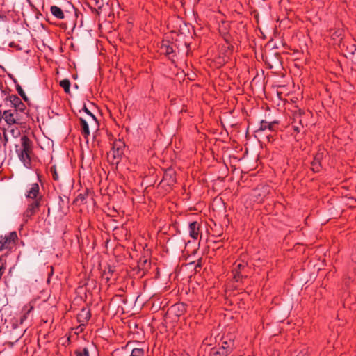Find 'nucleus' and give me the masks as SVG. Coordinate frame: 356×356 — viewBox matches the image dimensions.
<instances>
[{
	"label": "nucleus",
	"instance_id": "72a5a7b5",
	"mask_svg": "<svg viewBox=\"0 0 356 356\" xmlns=\"http://www.w3.org/2000/svg\"><path fill=\"white\" fill-rule=\"evenodd\" d=\"M257 112H261V110L259 106L252 107V109L250 111V114H248V112L246 111V115H249L250 117H251L252 115L256 114Z\"/></svg>",
	"mask_w": 356,
	"mask_h": 356
},
{
	"label": "nucleus",
	"instance_id": "c9c22d12",
	"mask_svg": "<svg viewBox=\"0 0 356 356\" xmlns=\"http://www.w3.org/2000/svg\"><path fill=\"white\" fill-rule=\"evenodd\" d=\"M53 274H54V267L52 266H50V272L48 273L47 282H49L50 277L53 275Z\"/></svg>",
	"mask_w": 356,
	"mask_h": 356
},
{
	"label": "nucleus",
	"instance_id": "ddd939ff",
	"mask_svg": "<svg viewBox=\"0 0 356 356\" xmlns=\"http://www.w3.org/2000/svg\"><path fill=\"white\" fill-rule=\"evenodd\" d=\"M187 305L184 302H178L173 305L170 309V312L176 317H179L184 315L186 312Z\"/></svg>",
	"mask_w": 356,
	"mask_h": 356
},
{
	"label": "nucleus",
	"instance_id": "4468645a",
	"mask_svg": "<svg viewBox=\"0 0 356 356\" xmlns=\"http://www.w3.org/2000/svg\"><path fill=\"white\" fill-rule=\"evenodd\" d=\"M34 301L29 302L27 305H24L22 308V314L19 317V323L20 325L23 324L24 321L29 318L30 314L34 309Z\"/></svg>",
	"mask_w": 356,
	"mask_h": 356
},
{
	"label": "nucleus",
	"instance_id": "393cba45",
	"mask_svg": "<svg viewBox=\"0 0 356 356\" xmlns=\"http://www.w3.org/2000/svg\"><path fill=\"white\" fill-rule=\"evenodd\" d=\"M60 86L62 87L65 93L70 94V81L67 79H63L60 81Z\"/></svg>",
	"mask_w": 356,
	"mask_h": 356
},
{
	"label": "nucleus",
	"instance_id": "7ed1b4c3",
	"mask_svg": "<svg viewBox=\"0 0 356 356\" xmlns=\"http://www.w3.org/2000/svg\"><path fill=\"white\" fill-rule=\"evenodd\" d=\"M4 111V121L10 127L14 124L24 127L26 122L24 120L23 114L26 113L20 112L19 111L10 107L8 109L3 110Z\"/></svg>",
	"mask_w": 356,
	"mask_h": 356
},
{
	"label": "nucleus",
	"instance_id": "dca6fc26",
	"mask_svg": "<svg viewBox=\"0 0 356 356\" xmlns=\"http://www.w3.org/2000/svg\"><path fill=\"white\" fill-rule=\"evenodd\" d=\"M304 113L301 110L295 111L293 113V123L298 122L300 125H293V129L296 133H300L302 128H303V124L302 122L301 117Z\"/></svg>",
	"mask_w": 356,
	"mask_h": 356
},
{
	"label": "nucleus",
	"instance_id": "79ce46f5",
	"mask_svg": "<svg viewBox=\"0 0 356 356\" xmlns=\"http://www.w3.org/2000/svg\"><path fill=\"white\" fill-rule=\"evenodd\" d=\"M35 172H36V174H37L38 179H39V181H40V177H41V176H40V172H38V170H35Z\"/></svg>",
	"mask_w": 356,
	"mask_h": 356
},
{
	"label": "nucleus",
	"instance_id": "b1692460",
	"mask_svg": "<svg viewBox=\"0 0 356 356\" xmlns=\"http://www.w3.org/2000/svg\"><path fill=\"white\" fill-rule=\"evenodd\" d=\"M216 353H218L219 356H228L231 353V347H219L218 348H216Z\"/></svg>",
	"mask_w": 356,
	"mask_h": 356
},
{
	"label": "nucleus",
	"instance_id": "4c0bfd02",
	"mask_svg": "<svg viewBox=\"0 0 356 356\" xmlns=\"http://www.w3.org/2000/svg\"><path fill=\"white\" fill-rule=\"evenodd\" d=\"M266 122H270V121H280L277 119L273 118L268 115V116H266V118L264 120Z\"/></svg>",
	"mask_w": 356,
	"mask_h": 356
},
{
	"label": "nucleus",
	"instance_id": "ea45409f",
	"mask_svg": "<svg viewBox=\"0 0 356 356\" xmlns=\"http://www.w3.org/2000/svg\"><path fill=\"white\" fill-rule=\"evenodd\" d=\"M251 14L252 15H254L255 19L257 21V19H258V13L255 10H254L253 12L251 13Z\"/></svg>",
	"mask_w": 356,
	"mask_h": 356
},
{
	"label": "nucleus",
	"instance_id": "7c9ffc66",
	"mask_svg": "<svg viewBox=\"0 0 356 356\" xmlns=\"http://www.w3.org/2000/svg\"><path fill=\"white\" fill-rule=\"evenodd\" d=\"M145 350L143 348H134L130 356H144Z\"/></svg>",
	"mask_w": 356,
	"mask_h": 356
},
{
	"label": "nucleus",
	"instance_id": "f257e3e1",
	"mask_svg": "<svg viewBox=\"0 0 356 356\" xmlns=\"http://www.w3.org/2000/svg\"><path fill=\"white\" fill-rule=\"evenodd\" d=\"M25 196L27 199L32 200V201L28 204L22 216L23 221L26 224L29 220L40 211V208L42 205L43 195L40 193V187L38 184H33Z\"/></svg>",
	"mask_w": 356,
	"mask_h": 356
},
{
	"label": "nucleus",
	"instance_id": "f8f14e48",
	"mask_svg": "<svg viewBox=\"0 0 356 356\" xmlns=\"http://www.w3.org/2000/svg\"><path fill=\"white\" fill-rule=\"evenodd\" d=\"M90 318L91 311L89 307H83L77 314V320L83 325L87 324Z\"/></svg>",
	"mask_w": 356,
	"mask_h": 356
},
{
	"label": "nucleus",
	"instance_id": "1a4fd4ad",
	"mask_svg": "<svg viewBox=\"0 0 356 356\" xmlns=\"http://www.w3.org/2000/svg\"><path fill=\"white\" fill-rule=\"evenodd\" d=\"M165 182L169 186H172L177 183L176 172L172 168H168L163 174V179L160 184Z\"/></svg>",
	"mask_w": 356,
	"mask_h": 356
},
{
	"label": "nucleus",
	"instance_id": "cd10ccee",
	"mask_svg": "<svg viewBox=\"0 0 356 356\" xmlns=\"http://www.w3.org/2000/svg\"><path fill=\"white\" fill-rule=\"evenodd\" d=\"M88 195V191L86 190L83 193H80L78 195V196L76 197V199L74 201V203H76L78 202H80L81 203H83L86 197Z\"/></svg>",
	"mask_w": 356,
	"mask_h": 356
},
{
	"label": "nucleus",
	"instance_id": "f704fd0d",
	"mask_svg": "<svg viewBox=\"0 0 356 356\" xmlns=\"http://www.w3.org/2000/svg\"><path fill=\"white\" fill-rule=\"evenodd\" d=\"M243 183H244V181L243 180V176L241 175V179H240V181H238V188H237L238 192H239L240 191H242L243 188H244V186L243 185Z\"/></svg>",
	"mask_w": 356,
	"mask_h": 356
},
{
	"label": "nucleus",
	"instance_id": "aec40b11",
	"mask_svg": "<svg viewBox=\"0 0 356 356\" xmlns=\"http://www.w3.org/2000/svg\"><path fill=\"white\" fill-rule=\"evenodd\" d=\"M15 246L13 243H11L10 241L6 240V238L4 236H0V247H3L7 249V252H11L13 248Z\"/></svg>",
	"mask_w": 356,
	"mask_h": 356
},
{
	"label": "nucleus",
	"instance_id": "a19ab883",
	"mask_svg": "<svg viewBox=\"0 0 356 356\" xmlns=\"http://www.w3.org/2000/svg\"><path fill=\"white\" fill-rule=\"evenodd\" d=\"M17 45L14 42H11L10 44H9V47H17Z\"/></svg>",
	"mask_w": 356,
	"mask_h": 356
},
{
	"label": "nucleus",
	"instance_id": "6ab92c4d",
	"mask_svg": "<svg viewBox=\"0 0 356 356\" xmlns=\"http://www.w3.org/2000/svg\"><path fill=\"white\" fill-rule=\"evenodd\" d=\"M51 13L58 19H63L65 18V14L63 10L55 5H53L50 7Z\"/></svg>",
	"mask_w": 356,
	"mask_h": 356
},
{
	"label": "nucleus",
	"instance_id": "f3484780",
	"mask_svg": "<svg viewBox=\"0 0 356 356\" xmlns=\"http://www.w3.org/2000/svg\"><path fill=\"white\" fill-rule=\"evenodd\" d=\"M114 272L115 267L111 266V265H107L102 273V278L106 282H108L111 280Z\"/></svg>",
	"mask_w": 356,
	"mask_h": 356
},
{
	"label": "nucleus",
	"instance_id": "9b49d317",
	"mask_svg": "<svg viewBox=\"0 0 356 356\" xmlns=\"http://www.w3.org/2000/svg\"><path fill=\"white\" fill-rule=\"evenodd\" d=\"M323 153L318 151L314 156L311 162V169L314 172H319L322 170L321 161L323 159Z\"/></svg>",
	"mask_w": 356,
	"mask_h": 356
},
{
	"label": "nucleus",
	"instance_id": "6e6552de",
	"mask_svg": "<svg viewBox=\"0 0 356 356\" xmlns=\"http://www.w3.org/2000/svg\"><path fill=\"white\" fill-rule=\"evenodd\" d=\"M4 102L7 106L17 109L20 112L25 113L26 108V105L22 102L21 99L16 95H10L4 99Z\"/></svg>",
	"mask_w": 356,
	"mask_h": 356
},
{
	"label": "nucleus",
	"instance_id": "2eb2a0df",
	"mask_svg": "<svg viewBox=\"0 0 356 356\" xmlns=\"http://www.w3.org/2000/svg\"><path fill=\"white\" fill-rule=\"evenodd\" d=\"M189 236L194 240H197L200 235V224L197 221H193L188 224Z\"/></svg>",
	"mask_w": 356,
	"mask_h": 356
},
{
	"label": "nucleus",
	"instance_id": "c756f323",
	"mask_svg": "<svg viewBox=\"0 0 356 356\" xmlns=\"http://www.w3.org/2000/svg\"><path fill=\"white\" fill-rule=\"evenodd\" d=\"M75 356H90L88 349L84 348L82 350L77 349L74 351Z\"/></svg>",
	"mask_w": 356,
	"mask_h": 356
},
{
	"label": "nucleus",
	"instance_id": "37998d69",
	"mask_svg": "<svg viewBox=\"0 0 356 356\" xmlns=\"http://www.w3.org/2000/svg\"><path fill=\"white\" fill-rule=\"evenodd\" d=\"M180 356H189V355H187V354H182V355H181Z\"/></svg>",
	"mask_w": 356,
	"mask_h": 356
},
{
	"label": "nucleus",
	"instance_id": "2f4dec72",
	"mask_svg": "<svg viewBox=\"0 0 356 356\" xmlns=\"http://www.w3.org/2000/svg\"><path fill=\"white\" fill-rule=\"evenodd\" d=\"M222 347H225V348H227V347H231V351H232L233 348H234V341L232 340L231 339H229L228 341L227 340H224L222 341Z\"/></svg>",
	"mask_w": 356,
	"mask_h": 356
},
{
	"label": "nucleus",
	"instance_id": "473e14b6",
	"mask_svg": "<svg viewBox=\"0 0 356 356\" xmlns=\"http://www.w3.org/2000/svg\"><path fill=\"white\" fill-rule=\"evenodd\" d=\"M50 172L52 175V178L54 181H58L59 177L56 170V165H53L50 168Z\"/></svg>",
	"mask_w": 356,
	"mask_h": 356
},
{
	"label": "nucleus",
	"instance_id": "bb28decb",
	"mask_svg": "<svg viewBox=\"0 0 356 356\" xmlns=\"http://www.w3.org/2000/svg\"><path fill=\"white\" fill-rule=\"evenodd\" d=\"M82 111H84L86 114H88L89 116L91 117L92 120L95 122L97 127H99V121L97 119L96 116L86 107V106L84 104L83 106Z\"/></svg>",
	"mask_w": 356,
	"mask_h": 356
},
{
	"label": "nucleus",
	"instance_id": "a878e982",
	"mask_svg": "<svg viewBox=\"0 0 356 356\" xmlns=\"http://www.w3.org/2000/svg\"><path fill=\"white\" fill-rule=\"evenodd\" d=\"M4 237L6 238V240H8L9 241L11 242V243H13L14 245H16V242L18 240V236L15 231L10 232L8 235H6Z\"/></svg>",
	"mask_w": 356,
	"mask_h": 356
},
{
	"label": "nucleus",
	"instance_id": "f03ea898",
	"mask_svg": "<svg viewBox=\"0 0 356 356\" xmlns=\"http://www.w3.org/2000/svg\"><path fill=\"white\" fill-rule=\"evenodd\" d=\"M21 148L16 149V152L24 167L30 169L31 168V155L33 154V142L26 135H24L21 137Z\"/></svg>",
	"mask_w": 356,
	"mask_h": 356
},
{
	"label": "nucleus",
	"instance_id": "e433bc0d",
	"mask_svg": "<svg viewBox=\"0 0 356 356\" xmlns=\"http://www.w3.org/2000/svg\"><path fill=\"white\" fill-rule=\"evenodd\" d=\"M201 267H202V258H200L197 260V264L195 266V269L196 271H197V268H200Z\"/></svg>",
	"mask_w": 356,
	"mask_h": 356
},
{
	"label": "nucleus",
	"instance_id": "5701e85b",
	"mask_svg": "<svg viewBox=\"0 0 356 356\" xmlns=\"http://www.w3.org/2000/svg\"><path fill=\"white\" fill-rule=\"evenodd\" d=\"M14 83H15L16 90L17 91L19 96L24 99V102H29V98L16 79H14Z\"/></svg>",
	"mask_w": 356,
	"mask_h": 356
},
{
	"label": "nucleus",
	"instance_id": "20e7f679",
	"mask_svg": "<svg viewBox=\"0 0 356 356\" xmlns=\"http://www.w3.org/2000/svg\"><path fill=\"white\" fill-rule=\"evenodd\" d=\"M125 143L122 140H115L113 143L111 152L108 153V159L112 164L118 165L124 154Z\"/></svg>",
	"mask_w": 356,
	"mask_h": 356
},
{
	"label": "nucleus",
	"instance_id": "58836bf2",
	"mask_svg": "<svg viewBox=\"0 0 356 356\" xmlns=\"http://www.w3.org/2000/svg\"><path fill=\"white\" fill-rule=\"evenodd\" d=\"M3 119L4 120V111L0 109V122Z\"/></svg>",
	"mask_w": 356,
	"mask_h": 356
},
{
	"label": "nucleus",
	"instance_id": "9d476101",
	"mask_svg": "<svg viewBox=\"0 0 356 356\" xmlns=\"http://www.w3.org/2000/svg\"><path fill=\"white\" fill-rule=\"evenodd\" d=\"M280 121L266 122L264 120L260 121L259 128L257 131L268 130L271 132H276L279 129Z\"/></svg>",
	"mask_w": 356,
	"mask_h": 356
},
{
	"label": "nucleus",
	"instance_id": "423d86ee",
	"mask_svg": "<svg viewBox=\"0 0 356 356\" xmlns=\"http://www.w3.org/2000/svg\"><path fill=\"white\" fill-rule=\"evenodd\" d=\"M225 25V22H222V25H220L219 27V32L221 35H222V37L227 45L225 47L226 49H225V51L222 53L223 56H220L218 58L217 63L220 65H222L227 62L229 59V55L232 52V50L230 49V44L229 43V35Z\"/></svg>",
	"mask_w": 356,
	"mask_h": 356
},
{
	"label": "nucleus",
	"instance_id": "a211bd4d",
	"mask_svg": "<svg viewBox=\"0 0 356 356\" xmlns=\"http://www.w3.org/2000/svg\"><path fill=\"white\" fill-rule=\"evenodd\" d=\"M79 122L81 134L85 138H88V137L90 136V129L88 124L87 121L82 118H79Z\"/></svg>",
	"mask_w": 356,
	"mask_h": 356
},
{
	"label": "nucleus",
	"instance_id": "c03bdc74",
	"mask_svg": "<svg viewBox=\"0 0 356 356\" xmlns=\"http://www.w3.org/2000/svg\"><path fill=\"white\" fill-rule=\"evenodd\" d=\"M11 133L13 134H14V129H12L11 130Z\"/></svg>",
	"mask_w": 356,
	"mask_h": 356
},
{
	"label": "nucleus",
	"instance_id": "39448f33",
	"mask_svg": "<svg viewBox=\"0 0 356 356\" xmlns=\"http://www.w3.org/2000/svg\"><path fill=\"white\" fill-rule=\"evenodd\" d=\"M245 271L244 260L242 258V254H241L239 258L232 265V273L233 275V279L236 282L235 288L240 289V287L243 286V272Z\"/></svg>",
	"mask_w": 356,
	"mask_h": 356
},
{
	"label": "nucleus",
	"instance_id": "c85d7f7f",
	"mask_svg": "<svg viewBox=\"0 0 356 356\" xmlns=\"http://www.w3.org/2000/svg\"><path fill=\"white\" fill-rule=\"evenodd\" d=\"M7 249L0 247V262H6V257L9 255L11 252H7Z\"/></svg>",
	"mask_w": 356,
	"mask_h": 356
},
{
	"label": "nucleus",
	"instance_id": "0eeeda50",
	"mask_svg": "<svg viewBox=\"0 0 356 356\" xmlns=\"http://www.w3.org/2000/svg\"><path fill=\"white\" fill-rule=\"evenodd\" d=\"M177 47L173 42L169 40H163L161 47V53L168 58L172 63L175 62L177 58Z\"/></svg>",
	"mask_w": 356,
	"mask_h": 356
},
{
	"label": "nucleus",
	"instance_id": "4be33fe9",
	"mask_svg": "<svg viewBox=\"0 0 356 356\" xmlns=\"http://www.w3.org/2000/svg\"><path fill=\"white\" fill-rule=\"evenodd\" d=\"M2 131L3 134L0 133V146L3 145L4 149H6L8 142V137L6 133V129L3 128Z\"/></svg>",
	"mask_w": 356,
	"mask_h": 356
},
{
	"label": "nucleus",
	"instance_id": "a18cd8bd",
	"mask_svg": "<svg viewBox=\"0 0 356 356\" xmlns=\"http://www.w3.org/2000/svg\"><path fill=\"white\" fill-rule=\"evenodd\" d=\"M250 88H252V83H250Z\"/></svg>",
	"mask_w": 356,
	"mask_h": 356
},
{
	"label": "nucleus",
	"instance_id": "412c9836",
	"mask_svg": "<svg viewBox=\"0 0 356 356\" xmlns=\"http://www.w3.org/2000/svg\"><path fill=\"white\" fill-rule=\"evenodd\" d=\"M150 262L147 261V259H140L138 263V273L142 271V275L145 274V272L147 270V267L149 266Z\"/></svg>",
	"mask_w": 356,
	"mask_h": 356
}]
</instances>
